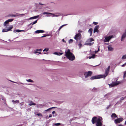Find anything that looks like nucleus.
<instances>
[{
    "mask_svg": "<svg viewBox=\"0 0 126 126\" xmlns=\"http://www.w3.org/2000/svg\"><path fill=\"white\" fill-rule=\"evenodd\" d=\"M102 118L101 117H94L92 118V122L93 124H94L96 123V126H105V125L102 126Z\"/></svg>",
    "mask_w": 126,
    "mask_h": 126,
    "instance_id": "nucleus-1",
    "label": "nucleus"
},
{
    "mask_svg": "<svg viewBox=\"0 0 126 126\" xmlns=\"http://www.w3.org/2000/svg\"><path fill=\"white\" fill-rule=\"evenodd\" d=\"M65 55L66 57L71 61L74 60L75 57L74 55L70 52V49H66L65 52Z\"/></svg>",
    "mask_w": 126,
    "mask_h": 126,
    "instance_id": "nucleus-2",
    "label": "nucleus"
},
{
    "mask_svg": "<svg viewBox=\"0 0 126 126\" xmlns=\"http://www.w3.org/2000/svg\"><path fill=\"white\" fill-rule=\"evenodd\" d=\"M109 69H107L105 70V73L104 75L93 76L90 79H94L101 78H105L108 75L109 72Z\"/></svg>",
    "mask_w": 126,
    "mask_h": 126,
    "instance_id": "nucleus-3",
    "label": "nucleus"
},
{
    "mask_svg": "<svg viewBox=\"0 0 126 126\" xmlns=\"http://www.w3.org/2000/svg\"><path fill=\"white\" fill-rule=\"evenodd\" d=\"M109 69H107L105 70V73L104 75L93 76L90 79H94L101 78H105L108 75L109 72Z\"/></svg>",
    "mask_w": 126,
    "mask_h": 126,
    "instance_id": "nucleus-4",
    "label": "nucleus"
},
{
    "mask_svg": "<svg viewBox=\"0 0 126 126\" xmlns=\"http://www.w3.org/2000/svg\"><path fill=\"white\" fill-rule=\"evenodd\" d=\"M114 37V36L112 35L109 36H105L104 37L105 40H104V42H108L112 38Z\"/></svg>",
    "mask_w": 126,
    "mask_h": 126,
    "instance_id": "nucleus-5",
    "label": "nucleus"
},
{
    "mask_svg": "<svg viewBox=\"0 0 126 126\" xmlns=\"http://www.w3.org/2000/svg\"><path fill=\"white\" fill-rule=\"evenodd\" d=\"M81 37V36L80 33H78L75 35L74 38L77 41H78V40H80Z\"/></svg>",
    "mask_w": 126,
    "mask_h": 126,
    "instance_id": "nucleus-6",
    "label": "nucleus"
},
{
    "mask_svg": "<svg viewBox=\"0 0 126 126\" xmlns=\"http://www.w3.org/2000/svg\"><path fill=\"white\" fill-rule=\"evenodd\" d=\"M123 119L122 118H118L114 120V122L116 124L120 123L123 120Z\"/></svg>",
    "mask_w": 126,
    "mask_h": 126,
    "instance_id": "nucleus-7",
    "label": "nucleus"
},
{
    "mask_svg": "<svg viewBox=\"0 0 126 126\" xmlns=\"http://www.w3.org/2000/svg\"><path fill=\"white\" fill-rule=\"evenodd\" d=\"M120 83V82L119 81H117L115 82H113L112 83L110 84H109V86L111 87H113L117 85Z\"/></svg>",
    "mask_w": 126,
    "mask_h": 126,
    "instance_id": "nucleus-8",
    "label": "nucleus"
},
{
    "mask_svg": "<svg viewBox=\"0 0 126 126\" xmlns=\"http://www.w3.org/2000/svg\"><path fill=\"white\" fill-rule=\"evenodd\" d=\"M126 37V29L125 30L124 32L122 34L121 39V41H123Z\"/></svg>",
    "mask_w": 126,
    "mask_h": 126,
    "instance_id": "nucleus-9",
    "label": "nucleus"
},
{
    "mask_svg": "<svg viewBox=\"0 0 126 126\" xmlns=\"http://www.w3.org/2000/svg\"><path fill=\"white\" fill-rule=\"evenodd\" d=\"M99 28V26H95V27L94 30V33L95 32H98V29Z\"/></svg>",
    "mask_w": 126,
    "mask_h": 126,
    "instance_id": "nucleus-10",
    "label": "nucleus"
},
{
    "mask_svg": "<svg viewBox=\"0 0 126 126\" xmlns=\"http://www.w3.org/2000/svg\"><path fill=\"white\" fill-rule=\"evenodd\" d=\"M110 94H108L105 95L104 98L105 99H109L110 96Z\"/></svg>",
    "mask_w": 126,
    "mask_h": 126,
    "instance_id": "nucleus-11",
    "label": "nucleus"
},
{
    "mask_svg": "<svg viewBox=\"0 0 126 126\" xmlns=\"http://www.w3.org/2000/svg\"><path fill=\"white\" fill-rule=\"evenodd\" d=\"M45 32V31L43 30H37L35 31V32L36 33H43Z\"/></svg>",
    "mask_w": 126,
    "mask_h": 126,
    "instance_id": "nucleus-12",
    "label": "nucleus"
},
{
    "mask_svg": "<svg viewBox=\"0 0 126 126\" xmlns=\"http://www.w3.org/2000/svg\"><path fill=\"white\" fill-rule=\"evenodd\" d=\"M108 48L109 51H112L113 49V48L112 47L111 45H109L108 47Z\"/></svg>",
    "mask_w": 126,
    "mask_h": 126,
    "instance_id": "nucleus-13",
    "label": "nucleus"
},
{
    "mask_svg": "<svg viewBox=\"0 0 126 126\" xmlns=\"http://www.w3.org/2000/svg\"><path fill=\"white\" fill-rule=\"evenodd\" d=\"M44 106L43 104H38L37 105V107L38 108H42Z\"/></svg>",
    "mask_w": 126,
    "mask_h": 126,
    "instance_id": "nucleus-14",
    "label": "nucleus"
},
{
    "mask_svg": "<svg viewBox=\"0 0 126 126\" xmlns=\"http://www.w3.org/2000/svg\"><path fill=\"white\" fill-rule=\"evenodd\" d=\"M94 43V42L85 43L84 45L87 46H91L93 45Z\"/></svg>",
    "mask_w": 126,
    "mask_h": 126,
    "instance_id": "nucleus-15",
    "label": "nucleus"
},
{
    "mask_svg": "<svg viewBox=\"0 0 126 126\" xmlns=\"http://www.w3.org/2000/svg\"><path fill=\"white\" fill-rule=\"evenodd\" d=\"M35 16L33 17H30L29 19H35L37 18L38 16Z\"/></svg>",
    "mask_w": 126,
    "mask_h": 126,
    "instance_id": "nucleus-16",
    "label": "nucleus"
},
{
    "mask_svg": "<svg viewBox=\"0 0 126 126\" xmlns=\"http://www.w3.org/2000/svg\"><path fill=\"white\" fill-rule=\"evenodd\" d=\"M54 54H55L56 55H59V56H60V55H61L63 54V52H62V53H60V52L58 53V52H55L54 53Z\"/></svg>",
    "mask_w": 126,
    "mask_h": 126,
    "instance_id": "nucleus-17",
    "label": "nucleus"
},
{
    "mask_svg": "<svg viewBox=\"0 0 126 126\" xmlns=\"http://www.w3.org/2000/svg\"><path fill=\"white\" fill-rule=\"evenodd\" d=\"M93 30V29L92 28H91L89 29L88 30V32L90 33V36H91L92 35Z\"/></svg>",
    "mask_w": 126,
    "mask_h": 126,
    "instance_id": "nucleus-18",
    "label": "nucleus"
},
{
    "mask_svg": "<svg viewBox=\"0 0 126 126\" xmlns=\"http://www.w3.org/2000/svg\"><path fill=\"white\" fill-rule=\"evenodd\" d=\"M12 101L14 104H15L16 103H18L19 102V101L18 100H16V101L13 100Z\"/></svg>",
    "mask_w": 126,
    "mask_h": 126,
    "instance_id": "nucleus-19",
    "label": "nucleus"
},
{
    "mask_svg": "<svg viewBox=\"0 0 126 126\" xmlns=\"http://www.w3.org/2000/svg\"><path fill=\"white\" fill-rule=\"evenodd\" d=\"M94 41V40L93 38H90L89 39H88L86 42H90Z\"/></svg>",
    "mask_w": 126,
    "mask_h": 126,
    "instance_id": "nucleus-20",
    "label": "nucleus"
},
{
    "mask_svg": "<svg viewBox=\"0 0 126 126\" xmlns=\"http://www.w3.org/2000/svg\"><path fill=\"white\" fill-rule=\"evenodd\" d=\"M111 117L112 118H117V115H116V114L115 113H112V114L111 115Z\"/></svg>",
    "mask_w": 126,
    "mask_h": 126,
    "instance_id": "nucleus-21",
    "label": "nucleus"
},
{
    "mask_svg": "<svg viewBox=\"0 0 126 126\" xmlns=\"http://www.w3.org/2000/svg\"><path fill=\"white\" fill-rule=\"evenodd\" d=\"M23 30H15L14 31V32H20L23 31Z\"/></svg>",
    "mask_w": 126,
    "mask_h": 126,
    "instance_id": "nucleus-22",
    "label": "nucleus"
},
{
    "mask_svg": "<svg viewBox=\"0 0 126 126\" xmlns=\"http://www.w3.org/2000/svg\"><path fill=\"white\" fill-rule=\"evenodd\" d=\"M29 105L30 106L34 105H35V103H34L32 101H31L29 103Z\"/></svg>",
    "mask_w": 126,
    "mask_h": 126,
    "instance_id": "nucleus-23",
    "label": "nucleus"
},
{
    "mask_svg": "<svg viewBox=\"0 0 126 126\" xmlns=\"http://www.w3.org/2000/svg\"><path fill=\"white\" fill-rule=\"evenodd\" d=\"M37 20H36L35 21H34L33 22H32V23H31L29 25H33L34 24H36V23H37Z\"/></svg>",
    "mask_w": 126,
    "mask_h": 126,
    "instance_id": "nucleus-24",
    "label": "nucleus"
},
{
    "mask_svg": "<svg viewBox=\"0 0 126 126\" xmlns=\"http://www.w3.org/2000/svg\"><path fill=\"white\" fill-rule=\"evenodd\" d=\"M26 81L28 82H33V81L31 79H26Z\"/></svg>",
    "mask_w": 126,
    "mask_h": 126,
    "instance_id": "nucleus-25",
    "label": "nucleus"
},
{
    "mask_svg": "<svg viewBox=\"0 0 126 126\" xmlns=\"http://www.w3.org/2000/svg\"><path fill=\"white\" fill-rule=\"evenodd\" d=\"M87 73L89 76H91L92 74V72L91 71H89L88 73Z\"/></svg>",
    "mask_w": 126,
    "mask_h": 126,
    "instance_id": "nucleus-26",
    "label": "nucleus"
},
{
    "mask_svg": "<svg viewBox=\"0 0 126 126\" xmlns=\"http://www.w3.org/2000/svg\"><path fill=\"white\" fill-rule=\"evenodd\" d=\"M55 16H56V17H58L61 15V14L60 13H55Z\"/></svg>",
    "mask_w": 126,
    "mask_h": 126,
    "instance_id": "nucleus-27",
    "label": "nucleus"
},
{
    "mask_svg": "<svg viewBox=\"0 0 126 126\" xmlns=\"http://www.w3.org/2000/svg\"><path fill=\"white\" fill-rule=\"evenodd\" d=\"M9 23V22H8L7 20L4 23L3 25L4 26H6V25L7 24H8Z\"/></svg>",
    "mask_w": 126,
    "mask_h": 126,
    "instance_id": "nucleus-28",
    "label": "nucleus"
},
{
    "mask_svg": "<svg viewBox=\"0 0 126 126\" xmlns=\"http://www.w3.org/2000/svg\"><path fill=\"white\" fill-rule=\"evenodd\" d=\"M121 59L122 60L125 59H126V54L123 55Z\"/></svg>",
    "mask_w": 126,
    "mask_h": 126,
    "instance_id": "nucleus-29",
    "label": "nucleus"
},
{
    "mask_svg": "<svg viewBox=\"0 0 126 126\" xmlns=\"http://www.w3.org/2000/svg\"><path fill=\"white\" fill-rule=\"evenodd\" d=\"M9 31L8 29H3L2 30L3 32H7Z\"/></svg>",
    "mask_w": 126,
    "mask_h": 126,
    "instance_id": "nucleus-30",
    "label": "nucleus"
},
{
    "mask_svg": "<svg viewBox=\"0 0 126 126\" xmlns=\"http://www.w3.org/2000/svg\"><path fill=\"white\" fill-rule=\"evenodd\" d=\"M95 56V55L94 54H93L92 55L89 57V59H90L91 58H94Z\"/></svg>",
    "mask_w": 126,
    "mask_h": 126,
    "instance_id": "nucleus-31",
    "label": "nucleus"
},
{
    "mask_svg": "<svg viewBox=\"0 0 126 126\" xmlns=\"http://www.w3.org/2000/svg\"><path fill=\"white\" fill-rule=\"evenodd\" d=\"M84 75L85 78H87L88 77H89L87 73H84Z\"/></svg>",
    "mask_w": 126,
    "mask_h": 126,
    "instance_id": "nucleus-32",
    "label": "nucleus"
},
{
    "mask_svg": "<svg viewBox=\"0 0 126 126\" xmlns=\"http://www.w3.org/2000/svg\"><path fill=\"white\" fill-rule=\"evenodd\" d=\"M43 14L44 15H50V14H51V13L47 12H44Z\"/></svg>",
    "mask_w": 126,
    "mask_h": 126,
    "instance_id": "nucleus-33",
    "label": "nucleus"
},
{
    "mask_svg": "<svg viewBox=\"0 0 126 126\" xmlns=\"http://www.w3.org/2000/svg\"><path fill=\"white\" fill-rule=\"evenodd\" d=\"M49 36V35L48 34H44L41 37V38H43L44 37H46V36Z\"/></svg>",
    "mask_w": 126,
    "mask_h": 126,
    "instance_id": "nucleus-34",
    "label": "nucleus"
},
{
    "mask_svg": "<svg viewBox=\"0 0 126 126\" xmlns=\"http://www.w3.org/2000/svg\"><path fill=\"white\" fill-rule=\"evenodd\" d=\"M73 40L72 39H70L69 40L68 42L69 44H70L72 43L73 42Z\"/></svg>",
    "mask_w": 126,
    "mask_h": 126,
    "instance_id": "nucleus-35",
    "label": "nucleus"
},
{
    "mask_svg": "<svg viewBox=\"0 0 126 126\" xmlns=\"http://www.w3.org/2000/svg\"><path fill=\"white\" fill-rule=\"evenodd\" d=\"M13 28L12 26H11L10 27H9L8 29L9 31H10Z\"/></svg>",
    "mask_w": 126,
    "mask_h": 126,
    "instance_id": "nucleus-36",
    "label": "nucleus"
},
{
    "mask_svg": "<svg viewBox=\"0 0 126 126\" xmlns=\"http://www.w3.org/2000/svg\"><path fill=\"white\" fill-rule=\"evenodd\" d=\"M38 116H41L42 117L43 115L41 113H37L36 114Z\"/></svg>",
    "mask_w": 126,
    "mask_h": 126,
    "instance_id": "nucleus-37",
    "label": "nucleus"
},
{
    "mask_svg": "<svg viewBox=\"0 0 126 126\" xmlns=\"http://www.w3.org/2000/svg\"><path fill=\"white\" fill-rule=\"evenodd\" d=\"M13 19H9L7 20L8 22H11L13 20Z\"/></svg>",
    "mask_w": 126,
    "mask_h": 126,
    "instance_id": "nucleus-38",
    "label": "nucleus"
},
{
    "mask_svg": "<svg viewBox=\"0 0 126 126\" xmlns=\"http://www.w3.org/2000/svg\"><path fill=\"white\" fill-rule=\"evenodd\" d=\"M126 77V71L124 72V79L125 77Z\"/></svg>",
    "mask_w": 126,
    "mask_h": 126,
    "instance_id": "nucleus-39",
    "label": "nucleus"
},
{
    "mask_svg": "<svg viewBox=\"0 0 126 126\" xmlns=\"http://www.w3.org/2000/svg\"><path fill=\"white\" fill-rule=\"evenodd\" d=\"M54 124L56 126H58L60 125H61V124L60 123H55Z\"/></svg>",
    "mask_w": 126,
    "mask_h": 126,
    "instance_id": "nucleus-40",
    "label": "nucleus"
},
{
    "mask_svg": "<svg viewBox=\"0 0 126 126\" xmlns=\"http://www.w3.org/2000/svg\"><path fill=\"white\" fill-rule=\"evenodd\" d=\"M111 106V104H110L108 106H107V107L106 108L107 109H109V108H110V107Z\"/></svg>",
    "mask_w": 126,
    "mask_h": 126,
    "instance_id": "nucleus-41",
    "label": "nucleus"
},
{
    "mask_svg": "<svg viewBox=\"0 0 126 126\" xmlns=\"http://www.w3.org/2000/svg\"><path fill=\"white\" fill-rule=\"evenodd\" d=\"M51 14H50V15H53V17H56V16H55V14H53L51 13Z\"/></svg>",
    "mask_w": 126,
    "mask_h": 126,
    "instance_id": "nucleus-42",
    "label": "nucleus"
},
{
    "mask_svg": "<svg viewBox=\"0 0 126 126\" xmlns=\"http://www.w3.org/2000/svg\"><path fill=\"white\" fill-rule=\"evenodd\" d=\"M20 83L21 84H26V85H31L32 84H27V83H26V84H24V83H21V82H20Z\"/></svg>",
    "mask_w": 126,
    "mask_h": 126,
    "instance_id": "nucleus-43",
    "label": "nucleus"
},
{
    "mask_svg": "<svg viewBox=\"0 0 126 126\" xmlns=\"http://www.w3.org/2000/svg\"><path fill=\"white\" fill-rule=\"evenodd\" d=\"M93 23L95 25H96L97 24H98V23L97 22H93Z\"/></svg>",
    "mask_w": 126,
    "mask_h": 126,
    "instance_id": "nucleus-44",
    "label": "nucleus"
},
{
    "mask_svg": "<svg viewBox=\"0 0 126 126\" xmlns=\"http://www.w3.org/2000/svg\"><path fill=\"white\" fill-rule=\"evenodd\" d=\"M51 110V108H49L47 110H45V111H47Z\"/></svg>",
    "mask_w": 126,
    "mask_h": 126,
    "instance_id": "nucleus-45",
    "label": "nucleus"
},
{
    "mask_svg": "<svg viewBox=\"0 0 126 126\" xmlns=\"http://www.w3.org/2000/svg\"><path fill=\"white\" fill-rule=\"evenodd\" d=\"M125 97H122L120 99V100H123L124 99V98H125Z\"/></svg>",
    "mask_w": 126,
    "mask_h": 126,
    "instance_id": "nucleus-46",
    "label": "nucleus"
},
{
    "mask_svg": "<svg viewBox=\"0 0 126 126\" xmlns=\"http://www.w3.org/2000/svg\"><path fill=\"white\" fill-rule=\"evenodd\" d=\"M126 62L124 64H123L121 66L122 67H124L126 65Z\"/></svg>",
    "mask_w": 126,
    "mask_h": 126,
    "instance_id": "nucleus-47",
    "label": "nucleus"
},
{
    "mask_svg": "<svg viewBox=\"0 0 126 126\" xmlns=\"http://www.w3.org/2000/svg\"><path fill=\"white\" fill-rule=\"evenodd\" d=\"M38 51H37L36 50L33 52V53H34L36 54L37 53H38V52H37Z\"/></svg>",
    "mask_w": 126,
    "mask_h": 126,
    "instance_id": "nucleus-48",
    "label": "nucleus"
},
{
    "mask_svg": "<svg viewBox=\"0 0 126 126\" xmlns=\"http://www.w3.org/2000/svg\"><path fill=\"white\" fill-rule=\"evenodd\" d=\"M63 27H62V26H61L59 28V29H58V31H59L60 30V29L62 28Z\"/></svg>",
    "mask_w": 126,
    "mask_h": 126,
    "instance_id": "nucleus-49",
    "label": "nucleus"
},
{
    "mask_svg": "<svg viewBox=\"0 0 126 126\" xmlns=\"http://www.w3.org/2000/svg\"><path fill=\"white\" fill-rule=\"evenodd\" d=\"M42 49H36L37 51H42Z\"/></svg>",
    "mask_w": 126,
    "mask_h": 126,
    "instance_id": "nucleus-50",
    "label": "nucleus"
},
{
    "mask_svg": "<svg viewBox=\"0 0 126 126\" xmlns=\"http://www.w3.org/2000/svg\"><path fill=\"white\" fill-rule=\"evenodd\" d=\"M16 15H12L11 16L12 17H15L16 16Z\"/></svg>",
    "mask_w": 126,
    "mask_h": 126,
    "instance_id": "nucleus-51",
    "label": "nucleus"
},
{
    "mask_svg": "<svg viewBox=\"0 0 126 126\" xmlns=\"http://www.w3.org/2000/svg\"><path fill=\"white\" fill-rule=\"evenodd\" d=\"M99 50V48L98 50L97 51H95V53H96Z\"/></svg>",
    "mask_w": 126,
    "mask_h": 126,
    "instance_id": "nucleus-52",
    "label": "nucleus"
},
{
    "mask_svg": "<svg viewBox=\"0 0 126 126\" xmlns=\"http://www.w3.org/2000/svg\"><path fill=\"white\" fill-rule=\"evenodd\" d=\"M39 4H40V5H42L45 4H42V3H39Z\"/></svg>",
    "mask_w": 126,
    "mask_h": 126,
    "instance_id": "nucleus-53",
    "label": "nucleus"
},
{
    "mask_svg": "<svg viewBox=\"0 0 126 126\" xmlns=\"http://www.w3.org/2000/svg\"><path fill=\"white\" fill-rule=\"evenodd\" d=\"M67 25V24H65L63 25H62L61 26H62V27H63V26H66V25Z\"/></svg>",
    "mask_w": 126,
    "mask_h": 126,
    "instance_id": "nucleus-54",
    "label": "nucleus"
},
{
    "mask_svg": "<svg viewBox=\"0 0 126 126\" xmlns=\"http://www.w3.org/2000/svg\"><path fill=\"white\" fill-rule=\"evenodd\" d=\"M82 32V31H81L80 30H79L78 31V32H79V33L80 32Z\"/></svg>",
    "mask_w": 126,
    "mask_h": 126,
    "instance_id": "nucleus-55",
    "label": "nucleus"
},
{
    "mask_svg": "<svg viewBox=\"0 0 126 126\" xmlns=\"http://www.w3.org/2000/svg\"><path fill=\"white\" fill-rule=\"evenodd\" d=\"M52 116L51 114H50L49 115V116L48 117L49 118L51 117H52Z\"/></svg>",
    "mask_w": 126,
    "mask_h": 126,
    "instance_id": "nucleus-56",
    "label": "nucleus"
},
{
    "mask_svg": "<svg viewBox=\"0 0 126 126\" xmlns=\"http://www.w3.org/2000/svg\"><path fill=\"white\" fill-rule=\"evenodd\" d=\"M107 69H109L110 70V66H109L107 68Z\"/></svg>",
    "mask_w": 126,
    "mask_h": 126,
    "instance_id": "nucleus-57",
    "label": "nucleus"
},
{
    "mask_svg": "<svg viewBox=\"0 0 126 126\" xmlns=\"http://www.w3.org/2000/svg\"><path fill=\"white\" fill-rule=\"evenodd\" d=\"M62 41L63 42H66L65 41H64V39H63V40H62Z\"/></svg>",
    "mask_w": 126,
    "mask_h": 126,
    "instance_id": "nucleus-58",
    "label": "nucleus"
},
{
    "mask_svg": "<svg viewBox=\"0 0 126 126\" xmlns=\"http://www.w3.org/2000/svg\"><path fill=\"white\" fill-rule=\"evenodd\" d=\"M55 113V111H53L52 112V114H54Z\"/></svg>",
    "mask_w": 126,
    "mask_h": 126,
    "instance_id": "nucleus-59",
    "label": "nucleus"
},
{
    "mask_svg": "<svg viewBox=\"0 0 126 126\" xmlns=\"http://www.w3.org/2000/svg\"><path fill=\"white\" fill-rule=\"evenodd\" d=\"M12 81L13 82H14V83H16V84L18 83L17 82H15L13 81Z\"/></svg>",
    "mask_w": 126,
    "mask_h": 126,
    "instance_id": "nucleus-60",
    "label": "nucleus"
},
{
    "mask_svg": "<svg viewBox=\"0 0 126 126\" xmlns=\"http://www.w3.org/2000/svg\"><path fill=\"white\" fill-rule=\"evenodd\" d=\"M79 46H82V45L80 44H79Z\"/></svg>",
    "mask_w": 126,
    "mask_h": 126,
    "instance_id": "nucleus-61",
    "label": "nucleus"
},
{
    "mask_svg": "<svg viewBox=\"0 0 126 126\" xmlns=\"http://www.w3.org/2000/svg\"><path fill=\"white\" fill-rule=\"evenodd\" d=\"M97 88H93V90H97Z\"/></svg>",
    "mask_w": 126,
    "mask_h": 126,
    "instance_id": "nucleus-62",
    "label": "nucleus"
},
{
    "mask_svg": "<svg viewBox=\"0 0 126 126\" xmlns=\"http://www.w3.org/2000/svg\"><path fill=\"white\" fill-rule=\"evenodd\" d=\"M55 108V107H52V108H51V110L52 109L54 108Z\"/></svg>",
    "mask_w": 126,
    "mask_h": 126,
    "instance_id": "nucleus-63",
    "label": "nucleus"
},
{
    "mask_svg": "<svg viewBox=\"0 0 126 126\" xmlns=\"http://www.w3.org/2000/svg\"><path fill=\"white\" fill-rule=\"evenodd\" d=\"M48 50V49H46V51H47Z\"/></svg>",
    "mask_w": 126,
    "mask_h": 126,
    "instance_id": "nucleus-64",
    "label": "nucleus"
}]
</instances>
